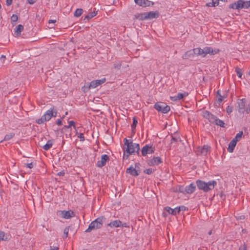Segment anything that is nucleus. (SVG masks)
<instances>
[{
    "label": "nucleus",
    "instance_id": "obj_42",
    "mask_svg": "<svg viewBox=\"0 0 250 250\" xmlns=\"http://www.w3.org/2000/svg\"><path fill=\"white\" fill-rule=\"evenodd\" d=\"M154 171V170L151 168L145 169L144 172L147 174H151Z\"/></svg>",
    "mask_w": 250,
    "mask_h": 250
},
{
    "label": "nucleus",
    "instance_id": "obj_64",
    "mask_svg": "<svg viewBox=\"0 0 250 250\" xmlns=\"http://www.w3.org/2000/svg\"><path fill=\"white\" fill-rule=\"evenodd\" d=\"M58 249H59V248L58 247H55L53 249H50V250H58Z\"/></svg>",
    "mask_w": 250,
    "mask_h": 250
},
{
    "label": "nucleus",
    "instance_id": "obj_52",
    "mask_svg": "<svg viewBox=\"0 0 250 250\" xmlns=\"http://www.w3.org/2000/svg\"><path fill=\"white\" fill-rule=\"evenodd\" d=\"M185 189V188H184L183 187H180L179 188V191L181 193H186Z\"/></svg>",
    "mask_w": 250,
    "mask_h": 250
},
{
    "label": "nucleus",
    "instance_id": "obj_20",
    "mask_svg": "<svg viewBox=\"0 0 250 250\" xmlns=\"http://www.w3.org/2000/svg\"><path fill=\"white\" fill-rule=\"evenodd\" d=\"M54 144V140L52 139L49 140L47 142L46 144L44 145H40L44 150L47 151L50 149Z\"/></svg>",
    "mask_w": 250,
    "mask_h": 250
},
{
    "label": "nucleus",
    "instance_id": "obj_6",
    "mask_svg": "<svg viewBox=\"0 0 250 250\" xmlns=\"http://www.w3.org/2000/svg\"><path fill=\"white\" fill-rule=\"evenodd\" d=\"M154 108L159 112L166 114L170 111V107L169 105H165V104L161 105L159 103H156L154 105Z\"/></svg>",
    "mask_w": 250,
    "mask_h": 250
},
{
    "label": "nucleus",
    "instance_id": "obj_61",
    "mask_svg": "<svg viewBox=\"0 0 250 250\" xmlns=\"http://www.w3.org/2000/svg\"><path fill=\"white\" fill-rule=\"evenodd\" d=\"M56 22V20H50L48 21V23H55Z\"/></svg>",
    "mask_w": 250,
    "mask_h": 250
},
{
    "label": "nucleus",
    "instance_id": "obj_46",
    "mask_svg": "<svg viewBox=\"0 0 250 250\" xmlns=\"http://www.w3.org/2000/svg\"><path fill=\"white\" fill-rule=\"evenodd\" d=\"M50 108H51V110H52V112H53L52 117H56L57 116V110L55 108L54 106H53Z\"/></svg>",
    "mask_w": 250,
    "mask_h": 250
},
{
    "label": "nucleus",
    "instance_id": "obj_22",
    "mask_svg": "<svg viewBox=\"0 0 250 250\" xmlns=\"http://www.w3.org/2000/svg\"><path fill=\"white\" fill-rule=\"evenodd\" d=\"M240 4H239V7H240V9L242 8H248L250 7V1H244L243 0H239Z\"/></svg>",
    "mask_w": 250,
    "mask_h": 250
},
{
    "label": "nucleus",
    "instance_id": "obj_36",
    "mask_svg": "<svg viewBox=\"0 0 250 250\" xmlns=\"http://www.w3.org/2000/svg\"><path fill=\"white\" fill-rule=\"evenodd\" d=\"M70 226H68L66 227L63 230V238H66L68 237V234L69 229L70 228Z\"/></svg>",
    "mask_w": 250,
    "mask_h": 250
},
{
    "label": "nucleus",
    "instance_id": "obj_47",
    "mask_svg": "<svg viewBox=\"0 0 250 250\" xmlns=\"http://www.w3.org/2000/svg\"><path fill=\"white\" fill-rule=\"evenodd\" d=\"M238 250H248L247 245L245 243H244L240 246Z\"/></svg>",
    "mask_w": 250,
    "mask_h": 250
},
{
    "label": "nucleus",
    "instance_id": "obj_44",
    "mask_svg": "<svg viewBox=\"0 0 250 250\" xmlns=\"http://www.w3.org/2000/svg\"><path fill=\"white\" fill-rule=\"evenodd\" d=\"M171 137H172V138H171V143H173L174 142L177 143L178 140L180 142L181 141V139L179 137V138H176V137H173L172 136H171Z\"/></svg>",
    "mask_w": 250,
    "mask_h": 250
},
{
    "label": "nucleus",
    "instance_id": "obj_60",
    "mask_svg": "<svg viewBox=\"0 0 250 250\" xmlns=\"http://www.w3.org/2000/svg\"><path fill=\"white\" fill-rule=\"evenodd\" d=\"M0 61L2 62H3L5 61V56L3 55H2L0 57Z\"/></svg>",
    "mask_w": 250,
    "mask_h": 250
},
{
    "label": "nucleus",
    "instance_id": "obj_32",
    "mask_svg": "<svg viewBox=\"0 0 250 250\" xmlns=\"http://www.w3.org/2000/svg\"><path fill=\"white\" fill-rule=\"evenodd\" d=\"M83 10L82 8H78L77 9L74 13V16L76 17H79L83 14Z\"/></svg>",
    "mask_w": 250,
    "mask_h": 250
},
{
    "label": "nucleus",
    "instance_id": "obj_7",
    "mask_svg": "<svg viewBox=\"0 0 250 250\" xmlns=\"http://www.w3.org/2000/svg\"><path fill=\"white\" fill-rule=\"evenodd\" d=\"M155 151V148L152 145H146L142 148V155L143 156H146L148 154H152L154 153Z\"/></svg>",
    "mask_w": 250,
    "mask_h": 250
},
{
    "label": "nucleus",
    "instance_id": "obj_58",
    "mask_svg": "<svg viewBox=\"0 0 250 250\" xmlns=\"http://www.w3.org/2000/svg\"><path fill=\"white\" fill-rule=\"evenodd\" d=\"M140 165V164L139 163H136L135 165V167L134 168L139 170V169H140V167H139Z\"/></svg>",
    "mask_w": 250,
    "mask_h": 250
},
{
    "label": "nucleus",
    "instance_id": "obj_14",
    "mask_svg": "<svg viewBox=\"0 0 250 250\" xmlns=\"http://www.w3.org/2000/svg\"><path fill=\"white\" fill-rule=\"evenodd\" d=\"M134 1L137 4L143 7L149 6L151 4H154L153 2L148 0H134Z\"/></svg>",
    "mask_w": 250,
    "mask_h": 250
},
{
    "label": "nucleus",
    "instance_id": "obj_41",
    "mask_svg": "<svg viewBox=\"0 0 250 250\" xmlns=\"http://www.w3.org/2000/svg\"><path fill=\"white\" fill-rule=\"evenodd\" d=\"M77 134L80 141L83 142L84 141L85 139L83 133L77 132Z\"/></svg>",
    "mask_w": 250,
    "mask_h": 250
},
{
    "label": "nucleus",
    "instance_id": "obj_33",
    "mask_svg": "<svg viewBox=\"0 0 250 250\" xmlns=\"http://www.w3.org/2000/svg\"><path fill=\"white\" fill-rule=\"evenodd\" d=\"M18 20V16L17 15L13 14L11 17V21L13 25H15L16 21Z\"/></svg>",
    "mask_w": 250,
    "mask_h": 250
},
{
    "label": "nucleus",
    "instance_id": "obj_9",
    "mask_svg": "<svg viewBox=\"0 0 250 250\" xmlns=\"http://www.w3.org/2000/svg\"><path fill=\"white\" fill-rule=\"evenodd\" d=\"M107 226H109L111 228H118V227H125V228H128L129 226L126 223H123L119 220H116L110 223H108Z\"/></svg>",
    "mask_w": 250,
    "mask_h": 250
},
{
    "label": "nucleus",
    "instance_id": "obj_24",
    "mask_svg": "<svg viewBox=\"0 0 250 250\" xmlns=\"http://www.w3.org/2000/svg\"><path fill=\"white\" fill-rule=\"evenodd\" d=\"M237 143V140H235V139H233L229 144V147L228 148V151L229 152H232L234 150V149L236 146Z\"/></svg>",
    "mask_w": 250,
    "mask_h": 250
},
{
    "label": "nucleus",
    "instance_id": "obj_4",
    "mask_svg": "<svg viewBox=\"0 0 250 250\" xmlns=\"http://www.w3.org/2000/svg\"><path fill=\"white\" fill-rule=\"evenodd\" d=\"M104 216H101L93 221L89 225L88 228L85 230V232H90L92 230L100 229L103 226Z\"/></svg>",
    "mask_w": 250,
    "mask_h": 250
},
{
    "label": "nucleus",
    "instance_id": "obj_23",
    "mask_svg": "<svg viewBox=\"0 0 250 250\" xmlns=\"http://www.w3.org/2000/svg\"><path fill=\"white\" fill-rule=\"evenodd\" d=\"M52 110H51L50 108V109L46 111V112L42 116L43 117L45 121H48L49 120H50V119L52 117Z\"/></svg>",
    "mask_w": 250,
    "mask_h": 250
},
{
    "label": "nucleus",
    "instance_id": "obj_25",
    "mask_svg": "<svg viewBox=\"0 0 250 250\" xmlns=\"http://www.w3.org/2000/svg\"><path fill=\"white\" fill-rule=\"evenodd\" d=\"M23 26L21 24H19L16 26L15 29H14V34L16 36H19L21 34V31L23 30Z\"/></svg>",
    "mask_w": 250,
    "mask_h": 250
},
{
    "label": "nucleus",
    "instance_id": "obj_1",
    "mask_svg": "<svg viewBox=\"0 0 250 250\" xmlns=\"http://www.w3.org/2000/svg\"><path fill=\"white\" fill-rule=\"evenodd\" d=\"M125 145L126 146V148L125 150L126 154V158H128V156L134 153H136L138 156H140V146L138 144L133 143L132 141L130 142L126 139H124Z\"/></svg>",
    "mask_w": 250,
    "mask_h": 250
},
{
    "label": "nucleus",
    "instance_id": "obj_38",
    "mask_svg": "<svg viewBox=\"0 0 250 250\" xmlns=\"http://www.w3.org/2000/svg\"><path fill=\"white\" fill-rule=\"evenodd\" d=\"M122 66V62H116L114 64V68L116 69L119 70L120 69Z\"/></svg>",
    "mask_w": 250,
    "mask_h": 250
},
{
    "label": "nucleus",
    "instance_id": "obj_45",
    "mask_svg": "<svg viewBox=\"0 0 250 250\" xmlns=\"http://www.w3.org/2000/svg\"><path fill=\"white\" fill-rule=\"evenodd\" d=\"M233 111V107L232 106H228L226 108V111L228 114H230Z\"/></svg>",
    "mask_w": 250,
    "mask_h": 250
},
{
    "label": "nucleus",
    "instance_id": "obj_40",
    "mask_svg": "<svg viewBox=\"0 0 250 250\" xmlns=\"http://www.w3.org/2000/svg\"><path fill=\"white\" fill-rule=\"evenodd\" d=\"M7 238L5 236V233L3 231L0 230V241H6Z\"/></svg>",
    "mask_w": 250,
    "mask_h": 250
},
{
    "label": "nucleus",
    "instance_id": "obj_10",
    "mask_svg": "<svg viewBox=\"0 0 250 250\" xmlns=\"http://www.w3.org/2000/svg\"><path fill=\"white\" fill-rule=\"evenodd\" d=\"M109 161V157L106 154L102 155L101 160L98 161L96 163V166L98 167L102 168L106 165L107 161Z\"/></svg>",
    "mask_w": 250,
    "mask_h": 250
},
{
    "label": "nucleus",
    "instance_id": "obj_43",
    "mask_svg": "<svg viewBox=\"0 0 250 250\" xmlns=\"http://www.w3.org/2000/svg\"><path fill=\"white\" fill-rule=\"evenodd\" d=\"M46 122L42 116L40 119H39L36 120V123L38 124H43L44 122Z\"/></svg>",
    "mask_w": 250,
    "mask_h": 250
},
{
    "label": "nucleus",
    "instance_id": "obj_16",
    "mask_svg": "<svg viewBox=\"0 0 250 250\" xmlns=\"http://www.w3.org/2000/svg\"><path fill=\"white\" fill-rule=\"evenodd\" d=\"M237 108L239 113H243L245 111V99L239 100L237 102Z\"/></svg>",
    "mask_w": 250,
    "mask_h": 250
},
{
    "label": "nucleus",
    "instance_id": "obj_17",
    "mask_svg": "<svg viewBox=\"0 0 250 250\" xmlns=\"http://www.w3.org/2000/svg\"><path fill=\"white\" fill-rule=\"evenodd\" d=\"M188 94V93L186 92L184 93H178L177 96H171L170 98L171 101L176 102L183 99L185 97L187 96Z\"/></svg>",
    "mask_w": 250,
    "mask_h": 250
},
{
    "label": "nucleus",
    "instance_id": "obj_53",
    "mask_svg": "<svg viewBox=\"0 0 250 250\" xmlns=\"http://www.w3.org/2000/svg\"><path fill=\"white\" fill-rule=\"evenodd\" d=\"M26 167L29 168H32L33 167V163H30L26 164Z\"/></svg>",
    "mask_w": 250,
    "mask_h": 250
},
{
    "label": "nucleus",
    "instance_id": "obj_56",
    "mask_svg": "<svg viewBox=\"0 0 250 250\" xmlns=\"http://www.w3.org/2000/svg\"><path fill=\"white\" fill-rule=\"evenodd\" d=\"M62 119H58L57 121V124L58 125H62Z\"/></svg>",
    "mask_w": 250,
    "mask_h": 250
},
{
    "label": "nucleus",
    "instance_id": "obj_2",
    "mask_svg": "<svg viewBox=\"0 0 250 250\" xmlns=\"http://www.w3.org/2000/svg\"><path fill=\"white\" fill-rule=\"evenodd\" d=\"M196 184L199 190L208 192L214 188V187L217 185V182L214 180H211L208 182H206L201 180H197L196 181Z\"/></svg>",
    "mask_w": 250,
    "mask_h": 250
},
{
    "label": "nucleus",
    "instance_id": "obj_54",
    "mask_svg": "<svg viewBox=\"0 0 250 250\" xmlns=\"http://www.w3.org/2000/svg\"><path fill=\"white\" fill-rule=\"evenodd\" d=\"M13 0H6V4L7 6H10L12 3Z\"/></svg>",
    "mask_w": 250,
    "mask_h": 250
},
{
    "label": "nucleus",
    "instance_id": "obj_34",
    "mask_svg": "<svg viewBox=\"0 0 250 250\" xmlns=\"http://www.w3.org/2000/svg\"><path fill=\"white\" fill-rule=\"evenodd\" d=\"M15 135V133L13 132H11L9 134H7L5 136L3 140L8 141V140H10L11 139H12L13 137H14Z\"/></svg>",
    "mask_w": 250,
    "mask_h": 250
},
{
    "label": "nucleus",
    "instance_id": "obj_51",
    "mask_svg": "<svg viewBox=\"0 0 250 250\" xmlns=\"http://www.w3.org/2000/svg\"><path fill=\"white\" fill-rule=\"evenodd\" d=\"M237 220H244L245 218V216L243 215L236 216Z\"/></svg>",
    "mask_w": 250,
    "mask_h": 250
},
{
    "label": "nucleus",
    "instance_id": "obj_19",
    "mask_svg": "<svg viewBox=\"0 0 250 250\" xmlns=\"http://www.w3.org/2000/svg\"><path fill=\"white\" fill-rule=\"evenodd\" d=\"M196 186L195 185V184L193 183H191L190 185L185 187V191L186 193L191 194L193 192H194Z\"/></svg>",
    "mask_w": 250,
    "mask_h": 250
},
{
    "label": "nucleus",
    "instance_id": "obj_35",
    "mask_svg": "<svg viewBox=\"0 0 250 250\" xmlns=\"http://www.w3.org/2000/svg\"><path fill=\"white\" fill-rule=\"evenodd\" d=\"M137 123H138V121H137L136 117H134L133 118V123H132V125H131V127L132 131H133L134 129H135Z\"/></svg>",
    "mask_w": 250,
    "mask_h": 250
},
{
    "label": "nucleus",
    "instance_id": "obj_48",
    "mask_svg": "<svg viewBox=\"0 0 250 250\" xmlns=\"http://www.w3.org/2000/svg\"><path fill=\"white\" fill-rule=\"evenodd\" d=\"M187 209H188V208L184 206H181L179 207H178V210H179V213H180V211H181V210L185 211Z\"/></svg>",
    "mask_w": 250,
    "mask_h": 250
},
{
    "label": "nucleus",
    "instance_id": "obj_55",
    "mask_svg": "<svg viewBox=\"0 0 250 250\" xmlns=\"http://www.w3.org/2000/svg\"><path fill=\"white\" fill-rule=\"evenodd\" d=\"M37 0H27V2L30 4H33L36 2Z\"/></svg>",
    "mask_w": 250,
    "mask_h": 250
},
{
    "label": "nucleus",
    "instance_id": "obj_57",
    "mask_svg": "<svg viewBox=\"0 0 250 250\" xmlns=\"http://www.w3.org/2000/svg\"><path fill=\"white\" fill-rule=\"evenodd\" d=\"M64 174H65V172L63 170V171H61L58 172L57 175L59 176H64Z\"/></svg>",
    "mask_w": 250,
    "mask_h": 250
},
{
    "label": "nucleus",
    "instance_id": "obj_59",
    "mask_svg": "<svg viewBox=\"0 0 250 250\" xmlns=\"http://www.w3.org/2000/svg\"><path fill=\"white\" fill-rule=\"evenodd\" d=\"M207 7H215L214 5H212V2H208L206 4Z\"/></svg>",
    "mask_w": 250,
    "mask_h": 250
},
{
    "label": "nucleus",
    "instance_id": "obj_26",
    "mask_svg": "<svg viewBox=\"0 0 250 250\" xmlns=\"http://www.w3.org/2000/svg\"><path fill=\"white\" fill-rule=\"evenodd\" d=\"M194 56L193 49L187 51L183 56L182 58L184 59H189Z\"/></svg>",
    "mask_w": 250,
    "mask_h": 250
},
{
    "label": "nucleus",
    "instance_id": "obj_31",
    "mask_svg": "<svg viewBox=\"0 0 250 250\" xmlns=\"http://www.w3.org/2000/svg\"><path fill=\"white\" fill-rule=\"evenodd\" d=\"M214 124L222 127H225V124L224 123V122L222 120H221L217 118H216Z\"/></svg>",
    "mask_w": 250,
    "mask_h": 250
},
{
    "label": "nucleus",
    "instance_id": "obj_49",
    "mask_svg": "<svg viewBox=\"0 0 250 250\" xmlns=\"http://www.w3.org/2000/svg\"><path fill=\"white\" fill-rule=\"evenodd\" d=\"M69 125H68V127L71 128V126H73L74 128H75V123L73 121H70L68 122Z\"/></svg>",
    "mask_w": 250,
    "mask_h": 250
},
{
    "label": "nucleus",
    "instance_id": "obj_29",
    "mask_svg": "<svg viewBox=\"0 0 250 250\" xmlns=\"http://www.w3.org/2000/svg\"><path fill=\"white\" fill-rule=\"evenodd\" d=\"M217 96L218 97V99H217V102L218 103L220 104V103L223 101V99L225 98H226V96H222L221 93H220V90H218L217 91Z\"/></svg>",
    "mask_w": 250,
    "mask_h": 250
},
{
    "label": "nucleus",
    "instance_id": "obj_12",
    "mask_svg": "<svg viewBox=\"0 0 250 250\" xmlns=\"http://www.w3.org/2000/svg\"><path fill=\"white\" fill-rule=\"evenodd\" d=\"M147 163L149 166H154L162 163L163 161L160 157H154L151 160L147 161Z\"/></svg>",
    "mask_w": 250,
    "mask_h": 250
},
{
    "label": "nucleus",
    "instance_id": "obj_50",
    "mask_svg": "<svg viewBox=\"0 0 250 250\" xmlns=\"http://www.w3.org/2000/svg\"><path fill=\"white\" fill-rule=\"evenodd\" d=\"M212 5H214L215 7L218 5L219 0H211Z\"/></svg>",
    "mask_w": 250,
    "mask_h": 250
},
{
    "label": "nucleus",
    "instance_id": "obj_5",
    "mask_svg": "<svg viewBox=\"0 0 250 250\" xmlns=\"http://www.w3.org/2000/svg\"><path fill=\"white\" fill-rule=\"evenodd\" d=\"M57 215L64 219H70L75 216V212L72 210H58Z\"/></svg>",
    "mask_w": 250,
    "mask_h": 250
},
{
    "label": "nucleus",
    "instance_id": "obj_8",
    "mask_svg": "<svg viewBox=\"0 0 250 250\" xmlns=\"http://www.w3.org/2000/svg\"><path fill=\"white\" fill-rule=\"evenodd\" d=\"M211 147L208 145H204L202 146H198L196 148L197 154L198 155L206 156L210 151Z\"/></svg>",
    "mask_w": 250,
    "mask_h": 250
},
{
    "label": "nucleus",
    "instance_id": "obj_13",
    "mask_svg": "<svg viewBox=\"0 0 250 250\" xmlns=\"http://www.w3.org/2000/svg\"><path fill=\"white\" fill-rule=\"evenodd\" d=\"M106 81L105 78H103L100 80H96L91 81L89 83V87L90 88H96L98 86L104 83Z\"/></svg>",
    "mask_w": 250,
    "mask_h": 250
},
{
    "label": "nucleus",
    "instance_id": "obj_39",
    "mask_svg": "<svg viewBox=\"0 0 250 250\" xmlns=\"http://www.w3.org/2000/svg\"><path fill=\"white\" fill-rule=\"evenodd\" d=\"M243 135V132L242 131H239L236 135L235 138V140H237V142L239 141L240 139L242 137V136Z\"/></svg>",
    "mask_w": 250,
    "mask_h": 250
},
{
    "label": "nucleus",
    "instance_id": "obj_11",
    "mask_svg": "<svg viewBox=\"0 0 250 250\" xmlns=\"http://www.w3.org/2000/svg\"><path fill=\"white\" fill-rule=\"evenodd\" d=\"M204 118L208 120L212 124H214L217 117L208 111L206 110L203 113Z\"/></svg>",
    "mask_w": 250,
    "mask_h": 250
},
{
    "label": "nucleus",
    "instance_id": "obj_30",
    "mask_svg": "<svg viewBox=\"0 0 250 250\" xmlns=\"http://www.w3.org/2000/svg\"><path fill=\"white\" fill-rule=\"evenodd\" d=\"M97 14V12L95 11L90 12L85 17L84 20L87 19V20H89V19H91L93 17H95Z\"/></svg>",
    "mask_w": 250,
    "mask_h": 250
},
{
    "label": "nucleus",
    "instance_id": "obj_21",
    "mask_svg": "<svg viewBox=\"0 0 250 250\" xmlns=\"http://www.w3.org/2000/svg\"><path fill=\"white\" fill-rule=\"evenodd\" d=\"M165 210L167 211L168 213L175 215L177 214H179V210H178V207L175 208L174 209H172L169 207H166L165 208Z\"/></svg>",
    "mask_w": 250,
    "mask_h": 250
},
{
    "label": "nucleus",
    "instance_id": "obj_27",
    "mask_svg": "<svg viewBox=\"0 0 250 250\" xmlns=\"http://www.w3.org/2000/svg\"><path fill=\"white\" fill-rule=\"evenodd\" d=\"M145 16H146L145 12L143 13H140V14L138 13L134 15V19H138L140 21L146 20Z\"/></svg>",
    "mask_w": 250,
    "mask_h": 250
},
{
    "label": "nucleus",
    "instance_id": "obj_63",
    "mask_svg": "<svg viewBox=\"0 0 250 250\" xmlns=\"http://www.w3.org/2000/svg\"><path fill=\"white\" fill-rule=\"evenodd\" d=\"M215 232V231H214H214H213L212 230H209V231H208V234L210 235L212 234L213 233V232Z\"/></svg>",
    "mask_w": 250,
    "mask_h": 250
},
{
    "label": "nucleus",
    "instance_id": "obj_18",
    "mask_svg": "<svg viewBox=\"0 0 250 250\" xmlns=\"http://www.w3.org/2000/svg\"><path fill=\"white\" fill-rule=\"evenodd\" d=\"M146 20H151L157 18L159 17V13L157 11H150L149 12H145Z\"/></svg>",
    "mask_w": 250,
    "mask_h": 250
},
{
    "label": "nucleus",
    "instance_id": "obj_62",
    "mask_svg": "<svg viewBox=\"0 0 250 250\" xmlns=\"http://www.w3.org/2000/svg\"><path fill=\"white\" fill-rule=\"evenodd\" d=\"M69 128H70V127H68V125H64V126H63V127L62 128V131H63V130H64V129H69Z\"/></svg>",
    "mask_w": 250,
    "mask_h": 250
},
{
    "label": "nucleus",
    "instance_id": "obj_3",
    "mask_svg": "<svg viewBox=\"0 0 250 250\" xmlns=\"http://www.w3.org/2000/svg\"><path fill=\"white\" fill-rule=\"evenodd\" d=\"M194 55L200 56L202 57H205L208 54L214 55L217 53V51L213 50L210 47H205L203 49L200 47L194 48L193 49Z\"/></svg>",
    "mask_w": 250,
    "mask_h": 250
},
{
    "label": "nucleus",
    "instance_id": "obj_37",
    "mask_svg": "<svg viewBox=\"0 0 250 250\" xmlns=\"http://www.w3.org/2000/svg\"><path fill=\"white\" fill-rule=\"evenodd\" d=\"M235 72L237 74V76L239 78H241L242 75H243V72H242V69L241 68L237 67L235 68Z\"/></svg>",
    "mask_w": 250,
    "mask_h": 250
},
{
    "label": "nucleus",
    "instance_id": "obj_28",
    "mask_svg": "<svg viewBox=\"0 0 250 250\" xmlns=\"http://www.w3.org/2000/svg\"><path fill=\"white\" fill-rule=\"evenodd\" d=\"M239 0H238L237 2L229 4V8L230 9L240 10V7H239Z\"/></svg>",
    "mask_w": 250,
    "mask_h": 250
},
{
    "label": "nucleus",
    "instance_id": "obj_15",
    "mask_svg": "<svg viewBox=\"0 0 250 250\" xmlns=\"http://www.w3.org/2000/svg\"><path fill=\"white\" fill-rule=\"evenodd\" d=\"M126 173H129L131 175L133 176H137L140 174V170L131 166L126 169Z\"/></svg>",
    "mask_w": 250,
    "mask_h": 250
}]
</instances>
